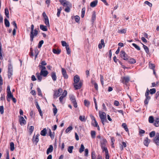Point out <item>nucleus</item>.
I'll use <instances>...</instances> for the list:
<instances>
[{
	"instance_id": "obj_2",
	"label": "nucleus",
	"mask_w": 159,
	"mask_h": 159,
	"mask_svg": "<svg viewBox=\"0 0 159 159\" xmlns=\"http://www.w3.org/2000/svg\"><path fill=\"white\" fill-rule=\"evenodd\" d=\"M34 26L33 24H32L31 25V31L30 34V41L32 42L34 40V38L35 36L37 35L34 33Z\"/></svg>"
},
{
	"instance_id": "obj_5",
	"label": "nucleus",
	"mask_w": 159,
	"mask_h": 159,
	"mask_svg": "<svg viewBox=\"0 0 159 159\" xmlns=\"http://www.w3.org/2000/svg\"><path fill=\"white\" fill-rule=\"evenodd\" d=\"M69 98L70 100L73 104L74 107L75 108H77V104L75 96L73 95H71L70 96Z\"/></svg>"
},
{
	"instance_id": "obj_24",
	"label": "nucleus",
	"mask_w": 159,
	"mask_h": 159,
	"mask_svg": "<svg viewBox=\"0 0 159 159\" xmlns=\"http://www.w3.org/2000/svg\"><path fill=\"white\" fill-rule=\"evenodd\" d=\"M40 28L43 31H46L48 30V28L47 26L43 25H40Z\"/></svg>"
},
{
	"instance_id": "obj_18",
	"label": "nucleus",
	"mask_w": 159,
	"mask_h": 159,
	"mask_svg": "<svg viewBox=\"0 0 159 159\" xmlns=\"http://www.w3.org/2000/svg\"><path fill=\"white\" fill-rule=\"evenodd\" d=\"M51 76L53 81H55L57 79L56 72H52L51 73Z\"/></svg>"
},
{
	"instance_id": "obj_58",
	"label": "nucleus",
	"mask_w": 159,
	"mask_h": 159,
	"mask_svg": "<svg viewBox=\"0 0 159 159\" xmlns=\"http://www.w3.org/2000/svg\"><path fill=\"white\" fill-rule=\"evenodd\" d=\"M66 50L67 51V54H70V48L69 47V45H67L66 47Z\"/></svg>"
},
{
	"instance_id": "obj_57",
	"label": "nucleus",
	"mask_w": 159,
	"mask_h": 159,
	"mask_svg": "<svg viewBox=\"0 0 159 159\" xmlns=\"http://www.w3.org/2000/svg\"><path fill=\"white\" fill-rule=\"evenodd\" d=\"M79 119L82 122L85 121L86 120L85 119V116H80L79 117Z\"/></svg>"
},
{
	"instance_id": "obj_9",
	"label": "nucleus",
	"mask_w": 159,
	"mask_h": 159,
	"mask_svg": "<svg viewBox=\"0 0 159 159\" xmlns=\"http://www.w3.org/2000/svg\"><path fill=\"white\" fill-rule=\"evenodd\" d=\"M100 143L101 144V147L106 146V144L107 143V141L106 139L102 137V139H101V140H100Z\"/></svg>"
},
{
	"instance_id": "obj_48",
	"label": "nucleus",
	"mask_w": 159,
	"mask_h": 159,
	"mask_svg": "<svg viewBox=\"0 0 159 159\" xmlns=\"http://www.w3.org/2000/svg\"><path fill=\"white\" fill-rule=\"evenodd\" d=\"M73 129L72 126H70L68 127L66 130L65 132L66 133H68L69 131H71Z\"/></svg>"
},
{
	"instance_id": "obj_10",
	"label": "nucleus",
	"mask_w": 159,
	"mask_h": 159,
	"mask_svg": "<svg viewBox=\"0 0 159 159\" xmlns=\"http://www.w3.org/2000/svg\"><path fill=\"white\" fill-rule=\"evenodd\" d=\"M59 1L64 7L68 6L69 5V2L66 0H59Z\"/></svg>"
},
{
	"instance_id": "obj_8",
	"label": "nucleus",
	"mask_w": 159,
	"mask_h": 159,
	"mask_svg": "<svg viewBox=\"0 0 159 159\" xmlns=\"http://www.w3.org/2000/svg\"><path fill=\"white\" fill-rule=\"evenodd\" d=\"M61 72L62 74L65 79H67L68 78V76L67 74L66 71V69L64 68H61Z\"/></svg>"
},
{
	"instance_id": "obj_34",
	"label": "nucleus",
	"mask_w": 159,
	"mask_h": 159,
	"mask_svg": "<svg viewBox=\"0 0 159 159\" xmlns=\"http://www.w3.org/2000/svg\"><path fill=\"white\" fill-rule=\"evenodd\" d=\"M148 121L149 123H152L154 122V119L153 117L151 116H150L148 118Z\"/></svg>"
},
{
	"instance_id": "obj_55",
	"label": "nucleus",
	"mask_w": 159,
	"mask_h": 159,
	"mask_svg": "<svg viewBox=\"0 0 159 159\" xmlns=\"http://www.w3.org/2000/svg\"><path fill=\"white\" fill-rule=\"evenodd\" d=\"M155 134H156V133L154 131H152L149 134L150 137L151 138L153 137L154 136H155Z\"/></svg>"
},
{
	"instance_id": "obj_33",
	"label": "nucleus",
	"mask_w": 159,
	"mask_h": 159,
	"mask_svg": "<svg viewBox=\"0 0 159 159\" xmlns=\"http://www.w3.org/2000/svg\"><path fill=\"white\" fill-rule=\"evenodd\" d=\"M100 119H101L102 123L103 125H104L105 122H108L107 120V117H104V118H102Z\"/></svg>"
},
{
	"instance_id": "obj_37",
	"label": "nucleus",
	"mask_w": 159,
	"mask_h": 159,
	"mask_svg": "<svg viewBox=\"0 0 159 159\" xmlns=\"http://www.w3.org/2000/svg\"><path fill=\"white\" fill-rule=\"evenodd\" d=\"M84 147L83 144H81L80 145V147L79 149V152L80 153H81L83 152L84 149Z\"/></svg>"
},
{
	"instance_id": "obj_23",
	"label": "nucleus",
	"mask_w": 159,
	"mask_h": 159,
	"mask_svg": "<svg viewBox=\"0 0 159 159\" xmlns=\"http://www.w3.org/2000/svg\"><path fill=\"white\" fill-rule=\"evenodd\" d=\"M146 98L144 101V103L145 105H148L149 100L151 99L150 97L148 96H145Z\"/></svg>"
},
{
	"instance_id": "obj_36",
	"label": "nucleus",
	"mask_w": 159,
	"mask_h": 159,
	"mask_svg": "<svg viewBox=\"0 0 159 159\" xmlns=\"http://www.w3.org/2000/svg\"><path fill=\"white\" fill-rule=\"evenodd\" d=\"M126 29H124L122 30H118L117 32L121 34H125L126 32Z\"/></svg>"
},
{
	"instance_id": "obj_6",
	"label": "nucleus",
	"mask_w": 159,
	"mask_h": 159,
	"mask_svg": "<svg viewBox=\"0 0 159 159\" xmlns=\"http://www.w3.org/2000/svg\"><path fill=\"white\" fill-rule=\"evenodd\" d=\"M153 142L157 145L159 146V133H157L155 138H154Z\"/></svg>"
},
{
	"instance_id": "obj_1",
	"label": "nucleus",
	"mask_w": 159,
	"mask_h": 159,
	"mask_svg": "<svg viewBox=\"0 0 159 159\" xmlns=\"http://www.w3.org/2000/svg\"><path fill=\"white\" fill-rule=\"evenodd\" d=\"M8 61L9 64L8 66V78L10 79L13 75V68L11 61L9 60Z\"/></svg>"
},
{
	"instance_id": "obj_20",
	"label": "nucleus",
	"mask_w": 159,
	"mask_h": 159,
	"mask_svg": "<svg viewBox=\"0 0 159 159\" xmlns=\"http://www.w3.org/2000/svg\"><path fill=\"white\" fill-rule=\"evenodd\" d=\"M47 133V130L46 128H45L41 131L40 134L41 135L45 136H46Z\"/></svg>"
},
{
	"instance_id": "obj_63",
	"label": "nucleus",
	"mask_w": 159,
	"mask_h": 159,
	"mask_svg": "<svg viewBox=\"0 0 159 159\" xmlns=\"http://www.w3.org/2000/svg\"><path fill=\"white\" fill-rule=\"evenodd\" d=\"M0 100L1 101H5V96L4 94H1V97L0 98Z\"/></svg>"
},
{
	"instance_id": "obj_25",
	"label": "nucleus",
	"mask_w": 159,
	"mask_h": 159,
	"mask_svg": "<svg viewBox=\"0 0 159 159\" xmlns=\"http://www.w3.org/2000/svg\"><path fill=\"white\" fill-rule=\"evenodd\" d=\"M2 44L1 41H0V59L2 60L3 59L2 57L3 52L2 50Z\"/></svg>"
},
{
	"instance_id": "obj_32",
	"label": "nucleus",
	"mask_w": 159,
	"mask_h": 159,
	"mask_svg": "<svg viewBox=\"0 0 159 159\" xmlns=\"http://www.w3.org/2000/svg\"><path fill=\"white\" fill-rule=\"evenodd\" d=\"M4 23L6 27H9L10 26V23L7 18L4 19Z\"/></svg>"
},
{
	"instance_id": "obj_14",
	"label": "nucleus",
	"mask_w": 159,
	"mask_h": 159,
	"mask_svg": "<svg viewBox=\"0 0 159 159\" xmlns=\"http://www.w3.org/2000/svg\"><path fill=\"white\" fill-rule=\"evenodd\" d=\"M150 141V140L148 139V137H146L143 141V143L144 145L148 147Z\"/></svg>"
},
{
	"instance_id": "obj_16",
	"label": "nucleus",
	"mask_w": 159,
	"mask_h": 159,
	"mask_svg": "<svg viewBox=\"0 0 159 159\" xmlns=\"http://www.w3.org/2000/svg\"><path fill=\"white\" fill-rule=\"evenodd\" d=\"M53 150V147L52 145L49 146V148L47 149L46 151L47 154H48L52 152Z\"/></svg>"
},
{
	"instance_id": "obj_17",
	"label": "nucleus",
	"mask_w": 159,
	"mask_h": 159,
	"mask_svg": "<svg viewBox=\"0 0 159 159\" xmlns=\"http://www.w3.org/2000/svg\"><path fill=\"white\" fill-rule=\"evenodd\" d=\"M98 0H95L94 1L91 2L90 3V6L92 7H96L98 4Z\"/></svg>"
},
{
	"instance_id": "obj_21",
	"label": "nucleus",
	"mask_w": 159,
	"mask_h": 159,
	"mask_svg": "<svg viewBox=\"0 0 159 159\" xmlns=\"http://www.w3.org/2000/svg\"><path fill=\"white\" fill-rule=\"evenodd\" d=\"M79 76L78 75H76L74 77V81L75 84L77 83L80 81Z\"/></svg>"
},
{
	"instance_id": "obj_56",
	"label": "nucleus",
	"mask_w": 159,
	"mask_h": 159,
	"mask_svg": "<svg viewBox=\"0 0 159 159\" xmlns=\"http://www.w3.org/2000/svg\"><path fill=\"white\" fill-rule=\"evenodd\" d=\"M99 115L100 118H104V117H106V113L104 112H102V114H100L99 113Z\"/></svg>"
},
{
	"instance_id": "obj_54",
	"label": "nucleus",
	"mask_w": 159,
	"mask_h": 159,
	"mask_svg": "<svg viewBox=\"0 0 159 159\" xmlns=\"http://www.w3.org/2000/svg\"><path fill=\"white\" fill-rule=\"evenodd\" d=\"M44 20H45L44 21V22L45 24L47 25V26H49L50 25L48 18Z\"/></svg>"
},
{
	"instance_id": "obj_26",
	"label": "nucleus",
	"mask_w": 159,
	"mask_h": 159,
	"mask_svg": "<svg viewBox=\"0 0 159 159\" xmlns=\"http://www.w3.org/2000/svg\"><path fill=\"white\" fill-rule=\"evenodd\" d=\"M149 67L150 69H152V70H155V65L154 64L152 63L149 62Z\"/></svg>"
},
{
	"instance_id": "obj_49",
	"label": "nucleus",
	"mask_w": 159,
	"mask_h": 159,
	"mask_svg": "<svg viewBox=\"0 0 159 159\" xmlns=\"http://www.w3.org/2000/svg\"><path fill=\"white\" fill-rule=\"evenodd\" d=\"M44 43V41L43 40H41L39 42L38 44V48H40L42 45Z\"/></svg>"
},
{
	"instance_id": "obj_11",
	"label": "nucleus",
	"mask_w": 159,
	"mask_h": 159,
	"mask_svg": "<svg viewBox=\"0 0 159 159\" xmlns=\"http://www.w3.org/2000/svg\"><path fill=\"white\" fill-rule=\"evenodd\" d=\"M39 138L36 137H35V134H34V135L33 136L32 138V141L33 142V143H35V145H37V143L39 141Z\"/></svg>"
},
{
	"instance_id": "obj_4",
	"label": "nucleus",
	"mask_w": 159,
	"mask_h": 159,
	"mask_svg": "<svg viewBox=\"0 0 159 159\" xmlns=\"http://www.w3.org/2000/svg\"><path fill=\"white\" fill-rule=\"evenodd\" d=\"M120 57H121L124 60L128 61L129 60V57L123 50L120 51Z\"/></svg>"
},
{
	"instance_id": "obj_22",
	"label": "nucleus",
	"mask_w": 159,
	"mask_h": 159,
	"mask_svg": "<svg viewBox=\"0 0 159 159\" xmlns=\"http://www.w3.org/2000/svg\"><path fill=\"white\" fill-rule=\"evenodd\" d=\"M128 62L131 64H133L136 63V61L135 59L133 58L129 57Z\"/></svg>"
},
{
	"instance_id": "obj_13",
	"label": "nucleus",
	"mask_w": 159,
	"mask_h": 159,
	"mask_svg": "<svg viewBox=\"0 0 159 159\" xmlns=\"http://www.w3.org/2000/svg\"><path fill=\"white\" fill-rule=\"evenodd\" d=\"M48 73V71L46 70H41L40 73V75H42L44 77H45L47 76Z\"/></svg>"
},
{
	"instance_id": "obj_27",
	"label": "nucleus",
	"mask_w": 159,
	"mask_h": 159,
	"mask_svg": "<svg viewBox=\"0 0 159 159\" xmlns=\"http://www.w3.org/2000/svg\"><path fill=\"white\" fill-rule=\"evenodd\" d=\"M26 124V121L23 116H20V125H25Z\"/></svg>"
},
{
	"instance_id": "obj_19",
	"label": "nucleus",
	"mask_w": 159,
	"mask_h": 159,
	"mask_svg": "<svg viewBox=\"0 0 159 159\" xmlns=\"http://www.w3.org/2000/svg\"><path fill=\"white\" fill-rule=\"evenodd\" d=\"M96 11H93L92 12V15L91 18V22L92 23H93L94 21L96 19Z\"/></svg>"
},
{
	"instance_id": "obj_62",
	"label": "nucleus",
	"mask_w": 159,
	"mask_h": 159,
	"mask_svg": "<svg viewBox=\"0 0 159 159\" xmlns=\"http://www.w3.org/2000/svg\"><path fill=\"white\" fill-rule=\"evenodd\" d=\"M144 4H145L147 5L150 7H152V4L149 2L148 1H146L144 2Z\"/></svg>"
},
{
	"instance_id": "obj_38",
	"label": "nucleus",
	"mask_w": 159,
	"mask_h": 159,
	"mask_svg": "<svg viewBox=\"0 0 159 159\" xmlns=\"http://www.w3.org/2000/svg\"><path fill=\"white\" fill-rule=\"evenodd\" d=\"M5 14L7 18H9V12L8 9L6 8L5 9Z\"/></svg>"
},
{
	"instance_id": "obj_64",
	"label": "nucleus",
	"mask_w": 159,
	"mask_h": 159,
	"mask_svg": "<svg viewBox=\"0 0 159 159\" xmlns=\"http://www.w3.org/2000/svg\"><path fill=\"white\" fill-rule=\"evenodd\" d=\"M153 125L156 127H158L159 126V121H155V122H154Z\"/></svg>"
},
{
	"instance_id": "obj_29",
	"label": "nucleus",
	"mask_w": 159,
	"mask_h": 159,
	"mask_svg": "<svg viewBox=\"0 0 159 159\" xmlns=\"http://www.w3.org/2000/svg\"><path fill=\"white\" fill-rule=\"evenodd\" d=\"M121 126L123 128L125 129V130L126 132H129V129L125 123H122Z\"/></svg>"
},
{
	"instance_id": "obj_40",
	"label": "nucleus",
	"mask_w": 159,
	"mask_h": 159,
	"mask_svg": "<svg viewBox=\"0 0 159 159\" xmlns=\"http://www.w3.org/2000/svg\"><path fill=\"white\" fill-rule=\"evenodd\" d=\"M74 148V147L73 146H70L68 147V151L69 153H71L72 152V150Z\"/></svg>"
},
{
	"instance_id": "obj_28",
	"label": "nucleus",
	"mask_w": 159,
	"mask_h": 159,
	"mask_svg": "<svg viewBox=\"0 0 159 159\" xmlns=\"http://www.w3.org/2000/svg\"><path fill=\"white\" fill-rule=\"evenodd\" d=\"M39 72H37L36 74V75L37 76V77L38 79V80L39 82H41L42 80V77L41 76V75H39Z\"/></svg>"
},
{
	"instance_id": "obj_50",
	"label": "nucleus",
	"mask_w": 159,
	"mask_h": 159,
	"mask_svg": "<svg viewBox=\"0 0 159 159\" xmlns=\"http://www.w3.org/2000/svg\"><path fill=\"white\" fill-rule=\"evenodd\" d=\"M96 156H95V151H93L91 153V158L92 159H96Z\"/></svg>"
},
{
	"instance_id": "obj_39",
	"label": "nucleus",
	"mask_w": 159,
	"mask_h": 159,
	"mask_svg": "<svg viewBox=\"0 0 159 159\" xmlns=\"http://www.w3.org/2000/svg\"><path fill=\"white\" fill-rule=\"evenodd\" d=\"M48 134L50 136L51 138L52 139L54 138V135L52 134V132L51 130L50 129H48Z\"/></svg>"
},
{
	"instance_id": "obj_41",
	"label": "nucleus",
	"mask_w": 159,
	"mask_h": 159,
	"mask_svg": "<svg viewBox=\"0 0 159 159\" xmlns=\"http://www.w3.org/2000/svg\"><path fill=\"white\" fill-rule=\"evenodd\" d=\"M101 148L103 152H105V153L108 152V150L107 147L105 146H101Z\"/></svg>"
},
{
	"instance_id": "obj_12",
	"label": "nucleus",
	"mask_w": 159,
	"mask_h": 159,
	"mask_svg": "<svg viewBox=\"0 0 159 159\" xmlns=\"http://www.w3.org/2000/svg\"><path fill=\"white\" fill-rule=\"evenodd\" d=\"M83 83L80 81L78 84H76L74 85V87L75 90L80 89L82 86Z\"/></svg>"
},
{
	"instance_id": "obj_30",
	"label": "nucleus",
	"mask_w": 159,
	"mask_h": 159,
	"mask_svg": "<svg viewBox=\"0 0 159 159\" xmlns=\"http://www.w3.org/2000/svg\"><path fill=\"white\" fill-rule=\"evenodd\" d=\"M54 54H59L61 52V51L60 49H53L52 50Z\"/></svg>"
},
{
	"instance_id": "obj_60",
	"label": "nucleus",
	"mask_w": 159,
	"mask_h": 159,
	"mask_svg": "<svg viewBox=\"0 0 159 159\" xmlns=\"http://www.w3.org/2000/svg\"><path fill=\"white\" fill-rule=\"evenodd\" d=\"M61 43L62 44V45L63 47H66V48L67 47V45H69L67 44L66 43L65 41H61Z\"/></svg>"
},
{
	"instance_id": "obj_42",
	"label": "nucleus",
	"mask_w": 159,
	"mask_h": 159,
	"mask_svg": "<svg viewBox=\"0 0 159 159\" xmlns=\"http://www.w3.org/2000/svg\"><path fill=\"white\" fill-rule=\"evenodd\" d=\"M34 127L33 126H30L29 129V132L30 134H31L34 129Z\"/></svg>"
},
{
	"instance_id": "obj_45",
	"label": "nucleus",
	"mask_w": 159,
	"mask_h": 159,
	"mask_svg": "<svg viewBox=\"0 0 159 159\" xmlns=\"http://www.w3.org/2000/svg\"><path fill=\"white\" fill-rule=\"evenodd\" d=\"M74 18L75 22L79 23L80 19V17L76 15L75 16Z\"/></svg>"
},
{
	"instance_id": "obj_59",
	"label": "nucleus",
	"mask_w": 159,
	"mask_h": 159,
	"mask_svg": "<svg viewBox=\"0 0 159 159\" xmlns=\"http://www.w3.org/2000/svg\"><path fill=\"white\" fill-rule=\"evenodd\" d=\"M100 81L101 82L102 85V86H103L104 85V82H103V80H104V78L103 77L102 75H100Z\"/></svg>"
},
{
	"instance_id": "obj_52",
	"label": "nucleus",
	"mask_w": 159,
	"mask_h": 159,
	"mask_svg": "<svg viewBox=\"0 0 159 159\" xmlns=\"http://www.w3.org/2000/svg\"><path fill=\"white\" fill-rule=\"evenodd\" d=\"M132 45L137 50L139 51L140 50V47L134 43H133Z\"/></svg>"
},
{
	"instance_id": "obj_47",
	"label": "nucleus",
	"mask_w": 159,
	"mask_h": 159,
	"mask_svg": "<svg viewBox=\"0 0 159 159\" xmlns=\"http://www.w3.org/2000/svg\"><path fill=\"white\" fill-rule=\"evenodd\" d=\"M10 150L11 151H13L14 149V144L13 143L11 142L10 144Z\"/></svg>"
},
{
	"instance_id": "obj_35",
	"label": "nucleus",
	"mask_w": 159,
	"mask_h": 159,
	"mask_svg": "<svg viewBox=\"0 0 159 159\" xmlns=\"http://www.w3.org/2000/svg\"><path fill=\"white\" fill-rule=\"evenodd\" d=\"M96 135V132L94 130H91V135L92 139H94Z\"/></svg>"
},
{
	"instance_id": "obj_15",
	"label": "nucleus",
	"mask_w": 159,
	"mask_h": 159,
	"mask_svg": "<svg viewBox=\"0 0 159 159\" xmlns=\"http://www.w3.org/2000/svg\"><path fill=\"white\" fill-rule=\"evenodd\" d=\"M7 94L6 97L7 100L8 102H9L10 101L11 99L13 97V95L11 94V92L7 93Z\"/></svg>"
},
{
	"instance_id": "obj_44",
	"label": "nucleus",
	"mask_w": 159,
	"mask_h": 159,
	"mask_svg": "<svg viewBox=\"0 0 159 159\" xmlns=\"http://www.w3.org/2000/svg\"><path fill=\"white\" fill-rule=\"evenodd\" d=\"M156 91V89L155 88L151 89L149 90L150 94L152 95L155 93Z\"/></svg>"
},
{
	"instance_id": "obj_7",
	"label": "nucleus",
	"mask_w": 159,
	"mask_h": 159,
	"mask_svg": "<svg viewBox=\"0 0 159 159\" xmlns=\"http://www.w3.org/2000/svg\"><path fill=\"white\" fill-rule=\"evenodd\" d=\"M129 80L130 78L129 76H124L122 78V81L123 84H127L129 82Z\"/></svg>"
},
{
	"instance_id": "obj_46",
	"label": "nucleus",
	"mask_w": 159,
	"mask_h": 159,
	"mask_svg": "<svg viewBox=\"0 0 159 159\" xmlns=\"http://www.w3.org/2000/svg\"><path fill=\"white\" fill-rule=\"evenodd\" d=\"M84 105L87 107H89L90 104L89 102L86 100H84Z\"/></svg>"
},
{
	"instance_id": "obj_51",
	"label": "nucleus",
	"mask_w": 159,
	"mask_h": 159,
	"mask_svg": "<svg viewBox=\"0 0 159 159\" xmlns=\"http://www.w3.org/2000/svg\"><path fill=\"white\" fill-rule=\"evenodd\" d=\"M37 90L38 91V94L39 96L41 97L42 96V94L40 89L39 88H37Z\"/></svg>"
},
{
	"instance_id": "obj_43",
	"label": "nucleus",
	"mask_w": 159,
	"mask_h": 159,
	"mask_svg": "<svg viewBox=\"0 0 159 159\" xmlns=\"http://www.w3.org/2000/svg\"><path fill=\"white\" fill-rule=\"evenodd\" d=\"M85 7H83L82 9L81 17L83 18L84 17L85 13Z\"/></svg>"
},
{
	"instance_id": "obj_31",
	"label": "nucleus",
	"mask_w": 159,
	"mask_h": 159,
	"mask_svg": "<svg viewBox=\"0 0 159 159\" xmlns=\"http://www.w3.org/2000/svg\"><path fill=\"white\" fill-rule=\"evenodd\" d=\"M141 43L143 45V47L144 49L146 52L148 54H149V49L146 46L143 44V43Z\"/></svg>"
},
{
	"instance_id": "obj_53",
	"label": "nucleus",
	"mask_w": 159,
	"mask_h": 159,
	"mask_svg": "<svg viewBox=\"0 0 159 159\" xmlns=\"http://www.w3.org/2000/svg\"><path fill=\"white\" fill-rule=\"evenodd\" d=\"M62 10L61 7H60L59 8L57 9V16L58 17H59L61 11Z\"/></svg>"
},
{
	"instance_id": "obj_61",
	"label": "nucleus",
	"mask_w": 159,
	"mask_h": 159,
	"mask_svg": "<svg viewBox=\"0 0 159 159\" xmlns=\"http://www.w3.org/2000/svg\"><path fill=\"white\" fill-rule=\"evenodd\" d=\"M0 112L1 114H3L4 107L3 106H0Z\"/></svg>"
},
{
	"instance_id": "obj_3",
	"label": "nucleus",
	"mask_w": 159,
	"mask_h": 159,
	"mask_svg": "<svg viewBox=\"0 0 159 159\" xmlns=\"http://www.w3.org/2000/svg\"><path fill=\"white\" fill-rule=\"evenodd\" d=\"M63 89L61 88L59 89L58 90L54 91V94L53 95V98L55 99L60 96L62 93Z\"/></svg>"
}]
</instances>
